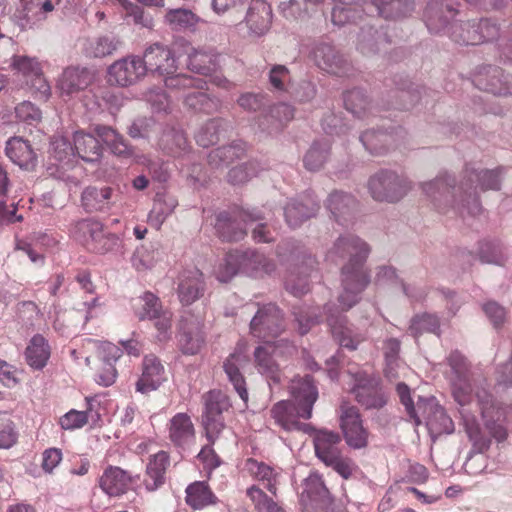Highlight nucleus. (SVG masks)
<instances>
[{"label": "nucleus", "instance_id": "nucleus-22", "mask_svg": "<svg viewBox=\"0 0 512 512\" xmlns=\"http://www.w3.org/2000/svg\"><path fill=\"white\" fill-rule=\"evenodd\" d=\"M301 502L305 506L319 508L324 512L330 511L333 500L329 490L325 486L321 476L317 473H311L303 483L301 493Z\"/></svg>", "mask_w": 512, "mask_h": 512}, {"label": "nucleus", "instance_id": "nucleus-63", "mask_svg": "<svg viewBox=\"0 0 512 512\" xmlns=\"http://www.w3.org/2000/svg\"><path fill=\"white\" fill-rule=\"evenodd\" d=\"M478 256L481 262L501 265L504 261V252L500 244L495 242H482L479 246Z\"/></svg>", "mask_w": 512, "mask_h": 512}, {"label": "nucleus", "instance_id": "nucleus-14", "mask_svg": "<svg viewBox=\"0 0 512 512\" xmlns=\"http://www.w3.org/2000/svg\"><path fill=\"white\" fill-rule=\"evenodd\" d=\"M202 326L201 316L189 310L182 313L178 324V346L184 354L195 355L200 351L204 343Z\"/></svg>", "mask_w": 512, "mask_h": 512}, {"label": "nucleus", "instance_id": "nucleus-10", "mask_svg": "<svg viewBox=\"0 0 512 512\" xmlns=\"http://www.w3.org/2000/svg\"><path fill=\"white\" fill-rule=\"evenodd\" d=\"M74 147L63 137L56 138L52 142L55 157L62 161L70 152L75 151L77 155L86 162H96L102 156V146L98 139L89 133L76 132L73 137Z\"/></svg>", "mask_w": 512, "mask_h": 512}, {"label": "nucleus", "instance_id": "nucleus-58", "mask_svg": "<svg viewBox=\"0 0 512 512\" xmlns=\"http://www.w3.org/2000/svg\"><path fill=\"white\" fill-rule=\"evenodd\" d=\"M73 236L82 243H88L89 240H96L102 234V225L92 219H84L77 222L73 228Z\"/></svg>", "mask_w": 512, "mask_h": 512}, {"label": "nucleus", "instance_id": "nucleus-49", "mask_svg": "<svg viewBox=\"0 0 512 512\" xmlns=\"http://www.w3.org/2000/svg\"><path fill=\"white\" fill-rule=\"evenodd\" d=\"M216 502V496L205 482H194L186 488V503L193 509H202Z\"/></svg>", "mask_w": 512, "mask_h": 512}, {"label": "nucleus", "instance_id": "nucleus-5", "mask_svg": "<svg viewBox=\"0 0 512 512\" xmlns=\"http://www.w3.org/2000/svg\"><path fill=\"white\" fill-rule=\"evenodd\" d=\"M315 454L326 466L332 467L343 478L348 479L354 469V462L341 454L339 444L341 438L338 433L319 430L313 439Z\"/></svg>", "mask_w": 512, "mask_h": 512}, {"label": "nucleus", "instance_id": "nucleus-35", "mask_svg": "<svg viewBox=\"0 0 512 512\" xmlns=\"http://www.w3.org/2000/svg\"><path fill=\"white\" fill-rule=\"evenodd\" d=\"M121 46L122 41L118 36L104 34L87 39L84 52L90 58H104L113 55Z\"/></svg>", "mask_w": 512, "mask_h": 512}, {"label": "nucleus", "instance_id": "nucleus-52", "mask_svg": "<svg viewBox=\"0 0 512 512\" xmlns=\"http://www.w3.org/2000/svg\"><path fill=\"white\" fill-rule=\"evenodd\" d=\"M226 121L222 118H213L204 123L196 132L195 140L202 147L216 144L224 131Z\"/></svg>", "mask_w": 512, "mask_h": 512}, {"label": "nucleus", "instance_id": "nucleus-21", "mask_svg": "<svg viewBox=\"0 0 512 512\" xmlns=\"http://www.w3.org/2000/svg\"><path fill=\"white\" fill-rule=\"evenodd\" d=\"M299 412L300 407L289 400L277 402L270 411L275 423L283 430L289 432L300 431L305 434H310L314 429L310 424L299 421L300 418L303 419Z\"/></svg>", "mask_w": 512, "mask_h": 512}, {"label": "nucleus", "instance_id": "nucleus-34", "mask_svg": "<svg viewBox=\"0 0 512 512\" xmlns=\"http://www.w3.org/2000/svg\"><path fill=\"white\" fill-rule=\"evenodd\" d=\"M7 157L21 168L30 169L35 166L36 156L28 141L13 137L6 143Z\"/></svg>", "mask_w": 512, "mask_h": 512}, {"label": "nucleus", "instance_id": "nucleus-48", "mask_svg": "<svg viewBox=\"0 0 512 512\" xmlns=\"http://www.w3.org/2000/svg\"><path fill=\"white\" fill-rule=\"evenodd\" d=\"M245 147L241 142H234L227 146L212 150L208 155V163L213 168L227 166L235 159L244 155Z\"/></svg>", "mask_w": 512, "mask_h": 512}, {"label": "nucleus", "instance_id": "nucleus-59", "mask_svg": "<svg viewBox=\"0 0 512 512\" xmlns=\"http://www.w3.org/2000/svg\"><path fill=\"white\" fill-rule=\"evenodd\" d=\"M140 307L136 310V314L140 320L155 318L159 313L164 311L159 298L151 292H145L140 298Z\"/></svg>", "mask_w": 512, "mask_h": 512}, {"label": "nucleus", "instance_id": "nucleus-50", "mask_svg": "<svg viewBox=\"0 0 512 512\" xmlns=\"http://www.w3.org/2000/svg\"><path fill=\"white\" fill-rule=\"evenodd\" d=\"M217 56L212 52L192 48L188 53V68L202 75H208L217 68Z\"/></svg>", "mask_w": 512, "mask_h": 512}, {"label": "nucleus", "instance_id": "nucleus-12", "mask_svg": "<svg viewBox=\"0 0 512 512\" xmlns=\"http://www.w3.org/2000/svg\"><path fill=\"white\" fill-rule=\"evenodd\" d=\"M353 386L351 392L356 400L365 408H381L386 404L385 396L378 390V380L364 370L348 371Z\"/></svg>", "mask_w": 512, "mask_h": 512}, {"label": "nucleus", "instance_id": "nucleus-9", "mask_svg": "<svg viewBox=\"0 0 512 512\" xmlns=\"http://www.w3.org/2000/svg\"><path fill=\"white\" fill-rule=\"evenodd\" d=\"M204 411L202 423L210 444H213L224 429L222 413L227 411L231 404L228 396L220 390H211L203 395Z\"/></svg>", "mask_w": 512, "mask_h": 512}, {"label": "nucleus", "instance_id": "nucleus-60", "mask_svg": "<svg viewBox=\"0 0 512 512\" xmlns=\"http://www.w3.org/2000/svg\"><path fill=\"white\" fill-rule=\"evenodd\" d=\"M258 512H285L275 501L269 498L259 487L253 485L246 491Z\"/></svg>", "mask_w": 512, "mask_h": 512}, {"label": "nucleus", "instance_id": "nucleus-19", "mask_svg": "<svg viewBox=\"0 0 512 512\" xmlns=\"http://www.w3.org/2000/svg\"><path fill=\"white\" fill-rule=\"evenodd\" d=\"M325 309L328 313L326 320L335 340L341 347L356 350L358 345L365 340V335L352 329L348 325L346 317L338 311L333 312L329 305H326Z\"/></svg>", "mask_w": 512, "mask_h": 512}, {"label": "nucleus", "instance_id": "nucleus-27", "mask_svg": "<svg viewBox=\"0 0 512 512\" xmlns=\"http://www.w3.org/2000/svg\"><path fill=\"white\" fill-rule=\"evenodd\" d=\"M94 80L93 73L87 68L69 67L58 80V88L62 95L72 96L85 90Z\"/></svg>", "mask_w": 512, "mask_h": 512}, {"label": "nucleus", "instance_id": "nucleus-2", "mask_svg": "<svg viewBox=\"0 0 512 512\" xmlns=\"http://www.w3.org/2000/svg\"><path fill=\"white\" fill-rule=\"evenodd\" d=\"M458 4L454 0H432L424 13L427 28L431 32H445L453 41L459 44L472 45L465 37L477 29L476 21H451L456 16Z\"/></svg>", "mask_w": 512, "mask_h": 512}, {"label": "nucleus", "instance_id": "nucleus-37", "mask_svg": "<svg viewBox=\"0 0 512 512\" xmlns=\"http://www.w3.org/2000/svg\"><path fill=\"white\" fill-rule=\"evenodd\" d=\"M93 132L116 156L128 157L132 154L131 147L124 137L110 126L96 125Z\"/></svg>", "mask_w": 512, "mask_h": 512}, {"label": "nucleus", "instance_id": "nucleus-41", "mask_svg": "<svg viewBox=\"0 0 512 512\" xmlns=\"http://www.w3.org/2000/svg\"><path fill=\"white\" fill-rule=\"evenodd\" d=\"M164 20L174 31H195L200 23H204L198 15L184 8L168 10Z\"/></svg>", "mask_w": 512, "mask_h": 512}, {"label": "nucleus", "instance_id": "nucleus-8", "mask_svg": "<svg viewBox=\"0 0 512 512\" xmlns=\"http://www.w3.org/2000/svg\"><path fill=\"white\" fill-rule=\"evenodd\" d=\"M500 187V178L497 171L490 170H467L464 181L456 188L452 187L453 196L459 194L460 202L464 205L467 201H472V206L468 207L470 213L479 211V204L476 198L478 190H497Z\"/></svg>", "mask_w": 512, "mask_h": 512}, {"label": "nucleus", "instance_id": "nucleus-25", "mask_svg": "<svg viewBox=\"0 0 512 512\" xmlns=\"http://www.w3.org/2000/svg\"><path fill=\"white\" fill-rule=\"evenodd\" d=\"M295 110L287 103L270 107L269 112L258 117V127L268 134L280 132L293 118Z\"/></svg>", "mask_w": 512, "mask_h": 512}, {"label": "nucleus", "instance_id": "nucleus-4", "mask_svg": "<svg viewBox=\"0 0 512 512\" xmlns=\"http://www.w3.org/2000/svg\"><path fill=\"white\" fill-rule=\"evenodd\" d=\"M449 365L454 376H451L452 393L455 401L460 405L466 432L470 439L476 440L479 436L480 428L476 423L472 410L466 407L470 403L472 394L470 384L466 376L465 358L459 352H452L448 357Z\"/></svg>", "mask_w": 512, "mask_h": 512}, {"label": "nucleus", "instance_id": "nucleus-45", "mask_svg": "<svg viewBox=\"0 0 512 512\" xmlns=\"http://www.w3.org/2000/svg\"><path fill=\"white\" fill-rule=\"evenodd\" d=\"M87 401L88 407L85 411L72 409L60 418L59 424L64 430L79 429L87 424L89 420L93 423L99 420L100 414L94 411L91 400L87 399Z\"/></svg>", "mask_w": 512, "mask_h": 512}, {"label": "nucleus", "instance_id": "nucleus-54", "mask_svg": "<svg viewBox=\"0 0 512 512\" xmlns=\"http://www.w3.org/2000/svg\"><path fill=\"white\" fill-rule=\"evenodd\" d=\"M160 254L153 245H142L134 251L131 257L132 266L137 271L151 269L160 260Z\"/></svg>", "mask_w": 512, "mask_h": 512}, {"label": "nucleus", "instance_id": "nucleus-23", "mask_svg": "<svg viewBox=\"0 0 512 512\" xmlns=\"http://www.w3.org/2000/svg\"><path fill=\"white\" fill-rule=\"evenodd\" d=\"M248 362L249 358L245 353V346L238 345L235 351L225 360L223 365L229 381L233 384L234 389L245 403L248 400V392L241 370L248 364Z\"/></svg>", "mask_w": 512, "mask_h": 512}, {"label": "nucleus", "instance_id": "nucleus-61", "mask_svg": "<svg viewBox=\"0 0 512 512\" xmlns=\"http://www.w3.org/2000/svg\"><path fill=\"white\" fill-rule=\"evenodd\" d=\"M477 29L473 31V34L465 37V41L472 42V45H477L485 41L494 40L499 34L498 26L488 19L477 22Z\"/></svg>", "mask_w": 512, "mask_h": 512}, {"label": "nucleus", "instance_id": "nucleus-1", "mask_svg": "<svg viewBox=\"0 0 512 512\" xmlns=\"http://www.w3.org/2000/svg\"><path fill=\"white\" fill-rule=\"evenodd\" d=\"M369 253L368 244L351 234L340 236L327 252V258L332 262L348 258L341 270L342 292L338 297L343 310L353 307L370 283V276L365 269Z\"/></svg>", "mask_w": 512, "mask_h": 512}, {"label": "nucleus", "instance_id": "nucleus-15", "mask_svg": "<svg viewBox=\"0 0 512 512\" xmlns=\"http://www.w3.org/2000/svg\"><path fill=\"white\" fill-rule=\"evenodd\" d=\"M340 426L348 446L354 449L365 448L368 445V431L363 423L356 407L347 403L341 405Z\"/></svg>", "mask_w": 512, "mask_h": 512}, {"label": "nucleus", "instance_id": "nucleus-18", "mask_svg": "<svg viewBox=\"0 0 512 512\" xmlns=\"http://www.w3.org/2000/svg\"><path fill=\"white\" fill-rule=\"evenodd\" d=\"M141 59L145 67V73L149 71L165 76L173 74L177 70L173 52L170 48L160 43H154L147 47Z\"/></svg>", "mask_w": 512, "mask_h": 512}, {"label": "nucleus", "instance_id": "nucleus-43", "mask_svg": "<svg viewBox=\"0 0 512 512\" xmlns=\"http://www.w3.org/2000/svg\"><path fill=\"white\" fill-rule=\"evenodd\" d=\"M159 148L167 155L180 157L188 151V141L181 130L167 129L165 130L158 142Z\"/></svg>", "mask_w": 512, "mask_h": 512}, {"label": "nucleus", "instance_id": "nucleus-11", "mask_svg": "<svg viewBox=\"0 0 512 512\" xmlns=\"http://www.w3.org/2000/svg\"><path fill=\"white\" fill-rule=\"evenodd\" d=\"M284 330V314L273 303L260 306L250 322V333L265 342L278 337Z\"/></svg>", "mask_w": 512, "mask_h": 512}, {"label": "nucleus", "instance_id": "nucleus-53", "mask_svg": "<svg viewBox=\"0 0 512 512\" xmlns=\"http://www.w3.org/2000/svg\"><path fill=\"white\" fill-rule=\"evenodd\" d=\"M391 138L386 132L369 130L360 136V141L371 154L380 155L388 150Z\"/></svg>", "mask_w": 512, "mask_h": 512}, {"label": "nucleus", "instance_id": "nucleus-6", "mask_svg": "<svg viewBox=\"0 0 512 512\" xmlns=\"http://www.w3.org/2000/svg\"><path fill=\"white\" fill-rule=\"evenodd\" d=\"M473 402L479 408L485 426L491 435L499 442L504 441L508 435L504 424L508 414L512 411V406L497 403L485 388H479L466 406H470Z\"/></svg>", "mask_w": 512, "mask_h": 512}, {"label": "nucleus", "instance_id": "nucleus-55", "mask_svg": "<svg viewBox=\"0 0 512 512\" xmlns=\"http://www.w3.org/2000/svg\"><path fill=\"white\" fill-rule=\"evenodd\" d=\"M333 2L335 5L331 11V21L334 25L342 26L360 17L359 7L353 4V0H346V3L341 2V0Z\"/></svg>", "mask_w": 512, "mask_h": 512}, {"label": "nucleus", "instance_id": "nucleus-62", "mask_svg": "<svg viewBox=\"0 0 512 512\" xmlns=\"http://www.w3.org/2000/svg\"><path fill=\"white\" fill-rule=\"evenodd\" d=\"M165 86L170 90L180 91L188 88H203L204 82L200 78H193L186 74L165 75Z\"/></svg>", "mask_w": 512, "mask_h": 512}, {"label": "nucleus", "instance_id": "nucleus-33", "mask_svg": "<svg viewBox=\"0 0 512 512\" xmlns=\"http://www.w3.org/2000/svg\"><path fill=\"white\" fill-rule=\"evenodd\" d=\"M278 346L271 345L267 342L266 345L258 346L254 351L255 367L259 373L265 375L274 383H279L281 380V372L279 365L276 363L272 356Z\"/></svg>", "mask_w": 512, "mask_h": 512}, {"label": "nucleus", "instance_id": "nucleus-16", "mask_svg": "<svg viewBox=\"0 0 512 512\" xmlns=\"http://www.w3.org/2000/svg\"><path fill=\"white\" fill-rule=\"evenodd\" d=\"M145 75L144 64L138 56L119 59L108 68V82L121 87L135 84Z\"/></svg>", "mask_w": 512, "mask_h": 512}, {"label": "nucleus", "instance_id": "nucleus-32", "mask_svg": "<svg viewBox=\"0 0 512 512\" xmlns=\"http://www.w3.org/2000/svg\"><path fill=\"white\" fill-rule=\"evenodd\" d=\"M484 72H480L476 78V85L494 95L511 94L512 90L508 85V81L504 80L503 71L498 67H486Z\"/></svg>", "mask_w": 512, "mask_h": 512}, {"label": "nucleus", "instance_id": "nucleus-29", "mask_svg": "<svg viewBox=\"0 0 512 512\" xmlns=\"http://www.w3.org/2000/svg\"><path fill=\"white\" fill-rule=\"evenodd\" d=\"M205 290L203 274L198 269L185 271L179 278L178 298L183 305H190L199 299Z\"/></svg>", "mask_w": 512, "mask_h": 512}, {"label": "nucleus", "instance_id": "nucleus-31", "mask_svg": "<svg viewBox=\"0 0 512 512\" xmlns=\"http://www.w3.org/2000/svg\"><path fill=\"white\" fill-rule=\"evenodd\" d=\"M169 439L174 445L184 447L195 438L194 425L186 413H177L169 422Z\"/></svg>", "mask_w": 512, "mask_h": 512}, {"label": "nucleus", "instance_id": "nucleus-38", "mask_svg": "<svg viewBox=\"0 0 512 512\" xmlns=\"http://www.w3.org/2000/svg\"><path fill=\"white\" fill-rule=\"evenodd\" d=\"M93 132L116 156L128 157L132 154L131 147L124 137L110 126L96 125Z\"/></svg>", "mask_w": 512, "mask_h": 512}, {"label": "nucleus", "instance_id": "nucleus-64", "mask_svg": "<svg viewBox=\"0 0 512 512\" xmlns=\"http://www.w3.org/2000/svg\"><path fill=\"white\" fill-rule=\"evenodd\" d=\"M345 108L352 114L360 117L368 106V100L360 89H353L344 94Z\"/></svg>", "mask_w": 512, "mask_h": 512}, {"label": "nucleus", "instance_id": "nucleus-20", "mask_svg": "<svg viewBox=\"0 0 512 512\" xmlns=\"http://www.w3.org/2000/svg\"><path fill=\"white\" fill-rule=\"evenodd\" d=\"M292 399L289 400L300 407L303 419L312 417L313 405L318 399V391L310 376L295 377L289 386Z\"/></svg>", "mask_w": 512, "mask_h": 512}, {"label": "nucleus", "instance_id": "nucleus-3", "mask_svg": "<svg viewBox=\"0 0 512 512\" xmlns=\"http://www.w3.org/2000/svg\"><path fill=\"white\" fill-rule=\"evenodd\" d=\"M275 270V264L264 254L257 251L229 252L223 262L215 270L216 278L220 282L230 281L238 272L249 276L260 277Z\"/></svg>", "mask_w": 512, "mask_h": 512}, {"label": "nucleus", "instance_id": "nucleus-36", "mask_svg": "<svg viewBox=\"0 0 512 512\" xmlns=\"http://www.w3.org/2000/svg\"><path fill=\"white\" fill-rule=\"evenodd\" d=\"M426 402L422 397H418V410L422 407L421 403ZM429 405L431 413L427 418V428L432 437H437L441 434H450L454 431V424L452 419L446 414L444 409L436 404L425 403Z\"/></svg>", "mask_w": 512, "mask_h": 512}, {"label": "nucleus", "instance_id": "nucleus-7", "mask_svg": "<svg viewBox=\"0 0 512 512\" xmlns=\"http://www.w3.org/2000/svg\"><path fill=\"white\" fill-rule=\"evenodd\" d=\"M411 189L412 183L404 175L389 170L374 174L368 181L370 195L380 202H397Z\"/></svg>", "mask_w": 512, "mask_h": 512}, {"label": "nucleus", "instance_id": "nucleus-51", "mask_svg": "<svg viewBox=\"0 0 512 512\" xmlns=\"http://www.w3.org/2000/svg\"><path fill=\"white\" fill-rule=\"evenodd\" d=\"M184 103L188 108L205 114L218 112L222 106L218 98L202 91L188 93L184 98Z\"/></svg>", "mask_w": 512, "mask_h": 512}, {"label": "nucleus", "instance_id": "nucleus-46", "mask_svg": "<svg viewBox=\"0 0 512 512\" xmlns=\"http://www.w3.org/2000/svg\"><path fill=\"white\" fill-rule=\"evenodd\" d=\"M111 193L110 187H87L82 192V205L88 212L103 211L108 208Z\"/></svg>", "mask_w": 512, "mask_h": 512}, {"label": "nucleus", "instance_id": "nucleus-28", "mask_svg": "<svg viewBox=\"0 0 512 512\" xmlns=\"http://www.w3.org/2000/svg\"><path fill=\"white\" fill-rule=\"evenodd\" d=\"M244 19L249 31L255 36H261L271 26L272 9L264 0H252Z\"/></svg>", "mask_w": 512, "mask_h": 512}, {"label": "nucleus", "instance_id": "nucleus-44", "mask_svg": "<svg viewBox=\"0 0 512 512\" xmlns=\"http://www.w3.org/2000/svg\"><path fill=\"white\" fill-rule=\"evenodd\" d=\"M27 363L34 369H42L50 357V347L42 335H35L25 351Z\"/></svg>", "mask_w": 512, "mask_h": 512}, {"label": "nucleus", "instance_id": "nucleus-17", "mask_svg": "<svg viewBox=\"0 0 512 512\" xmlns=\"http://www.w3.org/2000/svg\"><path fill=\"white\" fill-rule=\"evenodd\" d=\"M309 57L320 70L328 74L342 76L349 69L344 57L329 43H315L311 48Z\"/></svg>", "mask_w": 512, "mask_h": 512}, {"label": "nucleus", "instance_id": "nucleus-39", "mask_svg": "<svg viewBox=\"0 0 512 512\" xmlns=\"http://www.w3.org/2000/svg\"><path fill=\"white\" fill-rule=\"evenodd\" d=\"M168 465L169 456L165 451H159L151 456L144 479L147 490L154 491L164 483V475Z\"/></svg>", "mask_w": 512, "mask_h": 512}, {"label": "nucleus", "instance_id": "nucleus-13", "mask_svg": "<svg viewBox=\"0 0 512 512\" xmlns=\"http://www.w3.org/2000/svg\"><path fill=\"white\" fill-rule=\"evenodd\" d=\"M264 219L263 214L256 210H239L233 218L227 213H220L217 217L216 229L220 237L225 241H239L246 235V229L240 226V223L250 225Z\"/></svg>", "mask_w": 512, "mask_h": 512}, {"label": "nucleus", "instance_id": "nucleus-56", "mask_svg": "<svg viewBox=\"0 0 512 512\" xmlns=\"http://www.w3.org/2000/svg\"><path fill=\"white\" fill-rule=\"evenodd\" d=\"M330 144L328 141H316L304 157V165L310 171L322 168L328 159Z\"/></svg>", "mask_w": 512, "mask_h": 512}, {"label": "nucleus", "instance_id": "nucleus-47", "mask_svg": "<svg viewBox=\"0 0 512 512\" xmlns=\"http://www.w3.org/2000/svg\"><path fill=\"white\" fill-rule=\"evenodd\" d=\"M177 205L178 202L174 196L169 194H157L148 216L150 223L159 228L166 218L173 213Z\"/></svg>", "mask_w": 512, "mask_h": 512}, {"label": "nucleus", "instance_id": "nucleus-24", "mask_svg": "<svg viewBox=\"0 0 512 512\" xmlns=\"http://www.w3.org/2000/svg\"><path fill=\"white\" fill-rule=\"evenodd\" d=\"M319 209V203L309 193L299 199L290 201L284 209V214L288 225L295 228L316 215Z\"/></svg>", "mask_w": 512, "mask_h": 512}, {"label": "nucleus", "instance_id": "nucleus-30", "mask_svg": "<svg viewBox=\"0 0 512 512\" xmlns=\"http://www.w3.org/2000/svg\"><path fill=\"white\" fill-rule=\"evenodd\" d=\"M357 207L356 199L349 193L334 191L326 200V208L332 217L340 224H345L352 218Z\"/></svg>", "mask_w": 512, "mask_h": 512}, {"label": "nucleus", "instance_id": "nucleus-26", "mask_svg": "<svg viewBox=\"0 0 512 512\" xmlns=\"http://www.w3.org/2000/svg\"><path fill=\"white\" fill-rule=\"evenodd\" d=\"M142 366V375L136 382V390L145 394L156 390L166 378L164 366L156 356H145Z\"/></svg>", "mask_w": 512, "mask_h": 512}, {"label": "nucleus", "instance_id": "nucleus-42", "mask_svg": "<svg viewBox=\"0 0 512 512\" xmlns=\"http://www.w3.org/2000/svg\"><path fill=\"white\" fill-rule=\"evenodd\" d=\"M245 467L250 475L262 482L270 493L276 494L279 473L273 467L252 458L247 459Z\"/></svg>", "mask_w": 512, "mask_h": 512}, {"label": "nucleus", "instance_id": "nucleus-57", "mask_svg": "<svg viewBox=\"0 0 512 512\" xmlns=\"http://www.w3.org/2000/svg\"><path fill=\"white\" fill-rule=\"evenodd\" d=\"M293 314L297 323V330L301 335L308 333L322 319L319 308L314 307H298L295 308Z\"/></svg>", "mask_w": 512, "mask_h": 512}, {"label": "nucleus", "instance_id": "nucleus-40", "mask_svg": "<svg viewBox=\"0 0 512 512\" xmlns=\"http://www.w3.org/2000/svg\"><path fill=\"white\" fill-rule=\"evenodd\" d=\"M130 484V478L127 473L118 468L110 467L105 470L100 478L101 489L109 496H119L124 494Z\"/></svg>", "mask_w": 512, "mask_h": 512}]
</instances>
